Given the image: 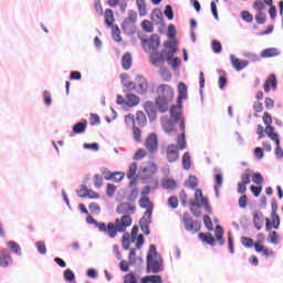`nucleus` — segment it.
<instances>
[{"label":"nucleus","mask_w":283,"mask_h":283,"mask_svg":"<svg viewBox=\"0 0 283 283\" xmlns=\"http://www.w3.org/2000/svg\"><path fill=\"white\" fill-rule=\"evenodd\" d=\"M254 19L258 24H265L266 14L264 12H256V14L254 15Z\"/></svg>","instance_id":"51"},{"label":"nucleus","mask_w":283,"mask_h":283,"mask_svg":"<svg viewBox=\"0 0 283 283\" xmlns=\"http://www.w3.org/2000/svg\"><path fill=\"white\" fill-rule=\"evenodd\" d=\"M136 249H130V253H128V262L130 265H135L137 263Z\"/></svg>","instance_id":"53"},{"label":"nucleus","mask_w":283,"mask_h":283,"mask_svg":"<svg viewBox=\"0 0 283 283\" xmlns=\"http://www.w3.org/2000/svg\"><path fill=\"white\" fill-rule=\"evenodd\" d=\"M252 182H254V185H263V176L260 172H254L252 176Z\"/></svg>","instance_id":"55"},{"label":"nucleus","mask_w":283,"mask_h":283,"mask_svg":"<svg viewBox=\"0 0 283 283\" xmlns=\"http://www.w3.org/2000/svg\"><path fill=\"white\" fill-rule=\"evenodd\" d=\"M150 20L154 21V22L163 21V12L160 10H158V9L154 10L150 13Z\"/></svg>","instance_id":"47"},{"label":"nucleus","mask_w":283,"mask_h":283,"mask_svg":"<svg viewBox=\"0 0 283 283\" xmlns=\"http://www.w3.org/2000/svg\"><path fill=\"white\" fill-rule=\"evenodd\" d=\"M251 169H247L243 174H241V181L237 185L238 193H247V185L251 184Z\"/></svg>","instance_id":"10"},{"label":"nucleus","mask_w":283,"mask_h":283,"mask_svg":"<svg viewBox=\"0 0 283 283\" xmlns=\"http://www.w3.org/2000/svg\"><path fill=\"white\" fill-rule=\"evenodd\" d=\"M193 205H201V207H203V209L207 213H212V209L208 201V198L203 196L201 189H196Z\"/></svg>","instance_id":"8"},{"label":"nucleus","mask_w":283,"mask_h":283,"mask_svg":"<svg viewBox=\"0 0 283 283\" xmlns=\"http://www.w3.org/2000/svg\"><path fill=\"white\" fill-rule=\"evenodd\" d=\"M159 74L164 82H170L172 78V74L167 70L160 71Z\"/></svg>","instance_id":"63"},{"label":"nucleus","mask_w":283,"mask_h":283,"mask_svg":"<svg viewBox=\"0 0 283 283\" xmlns=\"http://www.w3.org/2000/svg\"><path fill=\"white\" fill-rule=\"evenodd\" d=\"M137 171L138 165L136 163L130 164V166H128V171L126 172V178H128V180H132V178H135Z\"/></svg>","instance_id":"37"},{"label":"nucleus","mask_w":283,"mask_h":283,"mask_svg":"<svg viewBox=\"0 0 283 283\" xmlns=\"http://www.w3.org/2000/svg\"><path fill=\"white\" fill-rule=\"evenodd\" d=\"M165 157L167 163H177L179 160V148L177 145L170 144L165 148Z\"/></svg>","instance_id":"11"},{"label":"nucleus","mask_w":283,"mask_h":283,"mask_svg":"<svg viewBox=\"0 0 283 283\" xmlns=\"http://www.w3.org/2000/svg\"><path fill=\"white\" fill-rule=\"evenodd\" d=\"M93 185H95V189H101V187H103L104 185V180L102 175H95L93 176Z\"/></svg>","instance_id":"50"},{"label":"nucleus","mask_w":283,"mask_h":283,"mask_svg":"<svg viewBox=\"0 0 283 283\" xmlns=\"http://www.w3.org/2000/svg\"><path fill=\"white\" fill-rule=\"evenodd\" d=\"M230 62L235 71H242L249 65V61L247 60H240L235 57L234 55L230 56Z\"/></svg>","instance_id":"19"},{"label":"nucleus","mask_w":283,"mask_h":283,"mask_svg":"<svg viewBox=\"0 0 283 283\" xmlns=\"http://www.w3.org/2000/svg\"><path fill=\"white\" fill-rule=\"evenodd\" d=\"M241 244L242 247H244L245 249H251L255 245L254 240L248 237H242L241 238Z\"/></svg>","instance_id":"44"},{"label":"nucleus","mask_w":283,"mask_h":283,"mask_svg":"<svg viewBox=\"0 0 283 283\" xmlns=\"http://www.w3.org/2000/svg\"><path fill=\"white\" fill-rule=\"evenodd\" d=\"M140 103V98L135 94L126 95V106L135 107Z\"/></svg>","instance_id":"33"},{"label":"nucleus","mask_w":283,"mask_h":283,"mask_svg":"<svg viewBox=\"0 0 283 283\" xmlns=\"http://www.w3.org/2000/svg\"><path fill=\"white\" fill-rule=\"evenodd\" d=\"M211 49L214 53H221L222 52V44L218 40H213L211 42Z\"/></svg>","instance_id":"54"},{"label":"nucleus","mask_w":283,"mask_h":283,"mask_svg":"<svg viewBox=\"0 0 283 283\" xmlns=\"http://www.w3.org/2000/svg\"><path fill=\"white\" fill-rule=\"evenodd\" d=\"M146 263H147V272L153 273V274H158L159 272L163 271V262L160 258H151L147 256L146 258Z\"/></svg>","instance_id":"7"},{"label":"nucleus","mask_w":283,"mask_h":283,"mask_svg":"<svg viewBox=\"0 0 283 283\" xmlns=\"http://www.w3.org/2000/svg\"><path fill=\"white\" fill-rule=\"evenodd\" d=\"M276 88H277L276 75L270 74L263 84V90L265 93H270L271 90L275 91Z\"/></svg>","instance_id":"17"},{"label":"nucleus","mask_w":283,"mask_h":283,"mask_svg":"<svg viewBox=\"0 0 283 283\" xmlns=\"http://www.w3.org/2000/svg\"><path fill=\"white\" fill-rule=\"evenodd\" d=\"M262 120L265 125L264 132L268 135V137H271L273 135H277V133H275V127L272 126L273 118H272V115L270 113L264 112L263 116H262Z\"/></svg>","instance_id":"13"},{"label":"nucleus","mask_w":283,"mask_h":283,"mask_svg":"<svg viewBox=\"0 0 283 283\" xmlns=\"http://www.w3.org/2000/svg\"><path fill=\"white\" fill-rule=\"evenodd\" d=\"M146 146V149L150 151V154H154L158 149V137L156 134H150L148 137H146V143L144 144Z\"/></svg>","instance_id":"15"},{"label":"nucleus","mask_w":283,"mask_h":283,"mask_svg":"<svg viewBox=\"0 0 283 283\" xmlns=\"http://www.w3.org/2000/svg\"><path fill=\"white\" fill-rule=\"evenodd\" d=\"M160 185H161L163 189H167L170 191H174L178 187L177 181L171 178H164L161 180Z\"/></svg>","instance_id":"25"},{"label":"nucleus","mask_w":283,"mask_h":283,"mask_svg":"<svg viewBox=\"0 0 283 283\" xmlns=\"http://www.w3.org/2000/svg\"><path fill=\"white\" fill-rule=\"evenodd\" d=\"M223 234H224L223 228L221 226H217L216 230H214V237H216V240H217V242L219 243L220 247L226 244V240L223 239Z\"/></svg>","instance_id":"31"},{"label":"nucleus","mask_w":283,"mask_h":283,"mask_svg":"<svg viewBox=\"0 0 283 283\" xmlns=\"http://www.w3.org/2000/svg\"><path fill=\"white\" fill-rule=\"evenodd\" d=\"M180 130H181V134L177 137V148H179L180 150H185L187 148V142H186V125L184 120H181L180 123Z\"/></svg>","instance_id":"18"},{"label":"nucleus","mask_w":283,"mask_h":283,"mask_svg":"<svg viewBox=\"0 0 283 283\" xmlns=\"http://www.w3.org/2000/svg\"><path fill=\"white\" fill-rule=\"evenodd\" d=\"M138 14L136 11L130 10L128 11V17L124 19V22H122V30L128 31L132 28H134L135 23L137 22Z\"/></svg>","instance_id":"14"},{"label":"nucleus","mask_w":283,"mask_h":283,"mask_svg":"<svg viewBox=\"0 0 283 283\" xmlns=\"http://www.w3.org/2000/svg\"><path fill=\"white\" fill-rule=\"evenodd\" d=\"M280 55V52L275 48H270L261 52V57H273Z\"/></svg>","instance_id":"38"},{"label":"nucleus","mask_w":283,"mask_h":283,"mask_svg":"<svg viewBox=\"0 0 283 283\" xmlns=\"http://www.w3.org/2000/svg\"><path fill=\"white\" fill-rule=\"evenodd\" d=\"M253 9L256 11V12H263V10H265V4L264 2L260 1V0H256L254 3H253Z\"/></svg>","instance_id":"61"},{"label":"nucleus","mask_w":283,"mask_h":283,"mask_svg":"<svg viewBox=\"0 0 283 283\" xmlns=\"http://www.w3.org/2000/svg\"><path fill=\"white\" fill-rule=\"evenodd\" d=\"M86 127H87V122H86V120L80 122V123H77V124L74 125L73 132H74L75 134H82V133L85 132Z\"/></svg>","instance_id":"39"},{"label":"nucleus","mask_w":283,"mask_h":283,"mask_svg":"<svg viewBox=\"0 0 283 283\" xmlns=\"http://www.w3.org/2000/svg\"><path fill=\"white\" fill-rule=\"evenodd\" d=\"M125 178V174L122 171H115L111 175V182H122Z\"/></svg>","instance_id":"40"},{"label":"nucleus","mask_w":283,"mask_h":283,"mask_svg":"<svg viewBox=\"0 0 283 283\" xmlns=\"http://www.w3.org/2000/svg\"><path fill=\"white\" fill-rule=\"evenodd\" d=\"M165 56L167 57L166 50H164L161 52L153 51L150 53V57H149L150 64L156 67L164 65L165 61H166Z\"/></svg>","instance_id":"12"},{"label":"nucleus","mask_w":283,"mask_h":283,"mask_svg":"<svg viewBox=\"0 0 283 283\" xmlns=\"http://www.w3.org/2000/svg\"><path fill=\"white\" fill-rule=\"evenodd\" d=\"M12 264V256L8 250H2L0 252V266L1 268H9Z\"/></svg>","instance_id":"20"},{"label":"nucleus","mask_w":283,"mask_h":283,"mask_svg":"<svg viewBox=\"0 0 283 283\" xmlns=\"http://www.w3.org/2000/svg\"><path fill=\"white\" fill-rule=\"evenodd\" d=\"M253 224L258 231H261L263 227V213L262 212H253Z\"/></svg>","instance_id":"29"},{"label":"nucleus","mask_w":283,"mask_h":283,"mask_svg":"<svg viewBox=\"0 0 283 283\" xmlns=\"http://www.w3.org/2000/svg\"><path fill=\"white\" fill-rule=\"evenodd\" d=\"M115 22V17H114V11L112 9H106L104 10V23L108 29H111V33L113 34V40L115 42H122L123 39L120 36V30L118 25L114 24Z\"/></svg>","instance_id":"3"},{"label":"nucleus","mask_w":283,"mask_h":283,"mask_svg":"<svg viewBox=\"0 0 283 283\" xmlns=\"http://www.w3.org/2000/svg\"><path fill=\"white\" fill-rule=\"evenodd\" d=\"M181 222L184 224L185 230H187L191 234L199 233L201 229V223L197 220H193L189 212H185L182 214Z\"/></svg>","instance_id":"4"},{"label":"nucleus","mask_w":283,"mask_h":283,"mask_svg":"<svg viewBox=\"0 0 283 283\" xmlns=\"http://www.w3.org/2000/svg\"><path fill=\"white\" fill-rule=\"evenodd\" d=\"M156 98L155 103L160 113H165L168 111L169 103L175 97L174 88L168 84H160L156 88Z\"/></svg>","instance_id":"2"},{"label":"nucleus","mask_w":283,"mask_h":283,"mask_svg":"<svg viewBox=\"0 0 283 283\" xmlns=\"http://www.w3.org/2000/svg\"><path fill=\"white\" fill-rule=\"evenodd\" d=\"M144 109H146L148 117H155L157 114L155 104L153 102H146V104H144Z\"/></svg>","instance_id":"36"},{"label":"nucleus","mask_w":283,"mask_h":283,"mask_svg":"<svg viewBox=\"0 0 283 283\" xmlns=\"http://www.w3.org/2000/svg\"><path fill=\"white\" fill-rule=\"evenodd\" d=\"M133 138L135 139V142H142L143 140V132L136 125L133 126Z\"/></svg>","instance_id":"42"},{"label":"nucleus","mask_w":283,"mask_h":283,"mask_svg":"<svg viewBox=\"0 0 283 283\" xmlns=\"http://www.w3.org/2000/svg\"><path fill=\"white\" fill-rule=\"evenodd\" d=\"M181 165L186 171H188L190 169V167H191L190 153H188V151L184 153L182 158H181Z\"/></svg>","instance_id":"35"},{"label":"nucleus","mask_w":283,"mask_h":283,"mask_svg":"<svg viewBox=\"0 0 283 283\" xmlns=\"http://www.w3.org/2000/svg\"><path fill=\"white\" fill-rule=\"evenodd\" d=\"M178 90V102H181L182 99H186L188 97V87L184 82L178 83L177 85Z\"/></svg>","instance_id":"26"},{"label":"nucleus","mask_w":283,"mask_h":283,"mask_svg":"<svg viewBox=\"0 0 283 283\" xmlns=\"http://www.w3.org/2000/svg\"><path fill=\"white\" fill-rule=\"evenodd\" d=\"M142 29H144V32L153 33L154 24L149 20H144V21H142Z\"/></svg>","instance_id":"46"},{"label":"nucleus","mask_w":283,"mask_h":283,"mask_svg":"<svg viewBox=\"0 0 283 283\" xmlns=\"http://www.w3.org/2000/svg\"><path fill=\"white\" fill-rule=\"evenodd\" d=\"M198 238L202 243H206L207 245H210V247L216 245V239L213 238V235L211 233L206 234V233L200 232L198 234Z\"/></svg>","instance_id":"27"},{"label":"nucleus","mask_w":283,"mask_h":283,"mask_svg":"<svg viewBox=\"0 0 283 283\" xmlns=\"http://www.w3.org/2000/svg\"><path fill=\"white\" fill-rule=\"evenodd\" d=\"M165 49H169V51L165 50L166 61H170L174 57L175 53H177V46L175 42L168 41L165 42Z\"/></svg>","instance_id":"21"},{"label":"nucleus","mask_w":283,"mask_h":283,"mask_svg":"<svg viewBox=\"0 0 283 283\" xmlns=\"http://www.w3.org/2000/svg\"><path fill=\"white\" fill-rule=\"evenodd\" d=\"M167 205L170 209H178L179 207V200L178 197L171 196L167 199Z\"/></svg>","instance_id":"43"},{"label":"nucleus","mask_w":283,"mask_h":283,"mask_svg":"<svg viewBox=\"0 0 283 283\" xmlns=\"http://www.w3.org/2000/svg\"><path fill=\"white\" fill-rule=\"evenodd\" d=\"M279 240H280V237L276 231L270 232V234L268 237V242H270L272 244H277Z\"/></svg>","instance_id":"52"},{"label":"nucleus","mask_w":283,"mask_h":283,"mask_svg":"<svg viewBox=\"0 0 283 283\" xmlns=\"http://www.w3.org/2000/svg\"><path fill=\"white\" fill-rule=\"evenodd\" d=\"M187 185L190 189H197L199 185V180L196 176H189L187 180Z\"/></svg>","instance_id":"49"},{"label":"nucleus","mask_w":283,"mask_h":283,"mask_svg":"<svg viewBox=\"0 0 283 283\" xmlns=\"http://www.w3.org/2000/svg\"><path fill=\"white\" fill-rule=\"evenodd\" d=\"M36 249H38V252L42 255H45L48 250H46V245H45V242L43 241H39L36 242Z\"/></svg>","instance_id":"57"},{"label":"nucleus","mask_w":283,"mask_h":283,"mask_svg":"<svg viewBox=\"0 0 283 283\" xmlns=\"http://www.w3.org/2000/svg\"><path fill=\"white\" fill-rule=\"evenodd\" d=\"M93 6L95 7V12H97L99 15H103V6L101 0H95Z\"/></svg>","instance_id":"64"},{"label":"nucleus","mask_w":283,"mask_h":283,"mask_svg":"<svg viewBox=\"0 0 283 283\" xmlns=\"http://www.w3.org/2000/svg\"><path fill=\"white\" fill-rule=\"evenodd\" d=\"M135 86H136L135 88H137V93L144 94L147 92L149 84L146 78L139 77L137 78V85Z\"/></svg>","instance_id":"28"},{"label":"nucleus","mask_w":283,"mask_h":283,"mask_svg":"<svg viewBox=\"0 0 283 283\" xmlns=\"http://www.w3.org/2000/svg\"><path fill=\"white\" fill-rule=\"evenodd\" d=\"M169 113L171 120L175 123L179 122L181 124L185 122L184 117L181 116V109L179 107L171 106Z\"/></svg>","instance_id":"22"},{"label":"nucleus","mask_w":283,"mask_h":283,"mask_svg":"<svg viewBox=\"0 0 283 283\" xmlns=\"http://www.w3.org/2000/svg\"><path fill=\"white\" fill-rule=\"evenodd\" d=\"M272 220V223H271ZM270 218H265V231H272V229H279L281 221L279 213H271Z\"/></svg>","instance_id":"16"},{"label":"nucleus","mask_w":283,"mask_h":283,"mask_svg":"<svg viewBox=\"0 0 283 283\" xmlns=\"http://www.w3.org/2000/svg\"><path fill=\"white\" fill-rule=\"evenodd\" d=\"M142 46L146 52L157 51L160 46V36L158 34H153L149 39L142 40Z\"/></svg>","instance_id":"6"},{"label":"nucleus","mask_w":283,"mask_h":283,"mask_svg":"<svg viewBox=\"0 0 283 283\" xmlns=\"http://www.w3.org/2000/svg\"><path fill=\"white\" fill-rule=\"evenodd\" d=\"M135 123H137V126L145 127L147 124V117L143 111H138L135 114Z\"/></svg>","instance_id":"32"},{"label":"nucleus","mask_w":283,"mask_h":283,"mask_svg":"<svg viewBox=\"0 0 283 283\" xmlns=\"http://www.w3.org/2000/svg\"><path fill=\"white\" fill-rule=\"evenodd\" d=\"M176 35H177L176 27L174 24L168 25L167 38L174 39V38H176Z\"/></svg>","instance_id":"62"},{"label":"nucleus","mask_w":283,"mask_h":283,"mask_svg":"<svg viewBox=\"0 0 283 283\" xmlns=\"http://www.w3.org/2000/svg\"><path fill=\"white\" fill-rule=\"evenodd\" d=\"M214 182H216L214 191H216V195L219 196V187L223 185V177L221 174H217L214 176Z\"/></svg>","instance_id":"45"},{"label":"nucleus","mask_w":283,"mask_h":283,"mask_svg":"<svg viewBox=\"0 0 283 283\" xmlns=\"http://www.w3.org/2000/svg\"><path fill=\"white\" fill-rule=\"evenodd\" d=\"M132 64H133L132 54L130 53L124 54V56H122V67L128 71L132 67Z\"/></svg>","instance_id":"34"},{"label":"nucleus","mask_w":283,"mask_h":283,"mask_svg":"<svg viewBox=\"0 0 283 283\" xmlns=\"http://www.w3.org/2000/svg\"><path fill=\"white\" fill-rule=\"evenodd\" d=\"M8 248H9L10 250H12V252H13L14 254L21 255V247H20L17 242H14V241H9V242H8Z\"/></svg>","instance_id":"48"},{"label":"nucleus","mask_w":283,"mask_h":283,"mask_svg":"<svg viewBox=\"0 0 283 283\" xmlns=\"http://www.w3.org/2000/svg\"><path fill=\"white\" fill-rule=\"evenodd\" d=\"M161 127L165 130V133H171L175 130V122L171 118L163 117Z\"/></svg>","instance_id":"24"},{"label":"nucleus","mask_w":283,"mask_h":283,"mask_svg":"<svg viewBox=\"0 0 283 283\" xmlns=\"http://www.w3.org/2000/svg\"><path fill=\"white\" fill-rule=\"evenodd\" d=\"M136 207L129 202H122L117 206V213L130 218V224H133V213H135Z\"/></svg>","instance_id":"9"},{"label":"nucleus","mask_w":283,"mask_h":283,"mask_svg":"<svg viewBox=\"0 0 283 283\" xmlns=\"http://www.w3.org/2000/svg\"><path fill=\"white\" fill-rule=\"evenodd\" d=\"M147 156V151L143 148L137 149V153L133 156V159L140 160Z\"/></svg>","instance_id":"56"},{"label":"nucleus","mask_w":283,"mask_h":283,"mask_svg":"<svg viewBox=\"0 0 283 283\" xmlns=\"http://www.w3.org/2000/svg\"><path fill=\"white\" fill-rule=\"evenodd\" d=\"M241 18L247 23H252L253 22V15L249 11H242L241 12Z\"/></svg>","instance_id":"59"},{"label":"nucleus","mask_w":283,"mask_h":283,"mask_svg":"<svg viewBox=\"0 0 283 283\" xmlns=\"http://www.w3.org/2000/svg\"><path fill=\"white\" fill-rule=\"evenodd\" d=\"M124 283H138L136 276L134 275L133 272L124 275Z\"/></svg>","instance_id":"58"},{"label":"nucleus","mask_w":283,"mask_h":283,"mask_svg":"<svg viewBox=\"0 0 283 283\" xmlns=\"http://www.w3.org/2000/svg\"><path fill=\"white\" fill-rule=\"evenodd\" d=\"M139 207H140L142 209H147V210H146V213H147L148 216H151V212H153V203H151L149 197H142V198H139Z\"/></svg>","instance_id":"23"},{"label":"nucleus","mask_w":283,"mask_h":283,"mask_svg":"<svg viewBox=\"0 0 283 283\" xmlns=\"http://www.w3.org/2000/svg\"><path fill=\"white\" fill-rule=\"evenodd\" d=\"M86 222L88 224H95V227L99 230V232L104 233V235L108 237V239H116L118 233H125L128 227H132V219L127 216H122V218L115 219V222H98L93 217H86Z\"/></svg>","instance_id":"1"},{"label":"nucleus","mask_w":283,"mask_h":283,"mask_svg":"<svg viewBox=\"0 0 283 283\" xmlns=\"http://www.w3.org/2000/svg\"><path fill=\"white\" fill-rule=\"evenodd\" d=\"M124 122H126V125L128 126H136V119H135V115L133 114H128L124 117Z\"/></svg>","instance_id":"60"},{"label":"nucleus","mask_w":283,"mask_h":283,"mask_svg":"<svg viewBox=\"0 0 283 283\" xmlns=\"http://www.w3.org/2000/svg\"><path fill=\"white\" fill-rule=\"evenodd\" d=\"M265 242V235L263 233L258 234V241L254 242V251L261 253L263 256L271 258L274 255V251L266 248L263 243Z\"/></svg>","instance_id":"5"},{"label":"nucleus","mask_w":283,"mask_h":283,"mask_svg":"<svg viewBox=\"0 0 283 283\" xmlns=\"http://www.w3.org/2000/svg\"><path fill=\"white\" fill-rule=\"evenodd\" d=\"M201 207H202V205H200V203H191L190 211L195 218H200Z\"/></svg>","instance_id":"41"},{"label":"nucleus","mask_w":283,"mask_h":283,"mask_svg":"<svg viewBox=\"0 0 283 283\" xmlns=\"http://www.w3.org/2000/svg\"><path fill=\"white\" fill-rule=\"evenodd\" d=\"M269 138H271L272 140L275 142L276 148H275V156L279 158H283V149L281 147V142H280V136L279 134H275L273 136H270Z\"/></svg>","instance_id":"30"}]
</instances>
